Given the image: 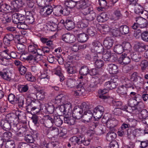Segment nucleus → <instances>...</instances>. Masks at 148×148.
<instances>
[{
    "instance_id": "e2e57ef3",
    "label": "nucleus",
    "mask_w": 148,
    "mask_h": 148,
    "mask_svg": "<svg viewBox=\"0 0 148 148\" xmlns=\"http://www.w3.org/2000/svg\"><path fill=\"white\" fill-rule=\"evenodd\" d=\"M12 136V133L10 132H4L3 135L2 137L4 140H8Z\"/></svg>"
},
{
    "instance_id": "f3484780",
    "label": "nucleus",
    "mask_w": 148,
    "mask_h": 148,
    "mask_svg": "<svg viewBox=\"0 0 148 148\" xmlns=\"http://www.w3.org/2000/svg\"><path fill=\"white\" fill-rule=\"evenodd\" d=\"M1 125L2 127V128L5 130H9L12 127H13V125L11 124V123H9L5 119L1 121Z\"/></svg>"
},
{
    "instance_id": "0eeeda50",
    "label": "nucleus",
    "mask_w": 148,
    "mask_h": 148,
    "mask_svg": "<svg viewBox=\"0 0 148 148\" xmlns=\"http://www.w3.org/2000/svg\"><path fill=\"white\" fill-rule=\"evenodd\" d=\"M104 108L101 106L99 105L96 107L93 110L94 115L97 119H99L101 118L103 114Z\"/></svg>"
},
{
    "instance_id": "4c0bfd02",
    "label": "nucleus",
    "mask_w": 148,
    "mask_h": 148,
    "mask_svg": "<svg viewBox=\"0 0 148 148\" xmlns=\"http://www.w3.org/2000/svg\"><path fill=\"white\" fill-rule=\"evenodd\" d=\"M17 27L19 29H26L28 28V24L25 21L20 22L17 24Z\"/></svg>"
},
{
    "instance_id": "423d86ee",
    "label": "nucleus",
    "mask_w": 148,
    "mask_h": 148,
    "mask_svg": "<svg viewBox=\"0 0 148 148\" xmlns=\"http://www.w3.org/2000/svg\"><path fill=\"white\" fill-rule=\"evenodd\" d=\"M16 114H8L5 119L8 122L11 123L13 127H16L18 123L17 119Z\"/></svg>"
},
{
    "instance_id": "6e6d98bb",
    "label": "nucleus",
    "mask_w": 148,
    "mask_h": 148,
    "mask_svg": "<svg viewBox=\"0 0 148 148\" xmlns=\"http://www.w3.org/2000/svg\"><path fill=\"white\" fill-rule=\"evenodd\" d=\"M25 78L28 81L34 82L35 80L34 77L32 76L31 73H26L25 77Z\"/></svg>"
},
{
    "instance_id": "ddd939ff",
    "label": "nucleus",
    "mask_w": 148,
    "mask_h": 148,
    "mask_svg": "<svg viewBox=\"0 0 148 148\" xmlns=\"http://www.w3.org/2000/svg\"><path fill=\"white\" fill-rule=\"evenodd\" d=\"M93 115L94 114L90 110L84 112L82 116L83 118L82 122L85 123H89L91 120Z\"/></svg>"
},
{
    "instance_id": "a211bd4d",
    "label": "nucleus",
    "mask_w": 148,
    "mask_h": 148,
    "mask_svg": "<svg viewBox=\"0 0 148 148\" xmlns=\"http://www.w3.org/2000/svg\"><path fill=\"white\" fill-rule=\"evenodd\" d=\"M130 62V58L128 56H127V54L122 55L119 59V62L122 64L126 65Z\"/></svg>"
},
{
    "instance_id": "c85d7f7f",
    "label": "nucleus",
    "mask_w": 148,
    "mask_h": 148,
    "mask_svg": "<svg viewBox=\"0 0 148 148\" xmlns=\"http://www.w3.org/2000/svg\"><path fill=\"white\" fill-rule=\"evenodd\" d=\"M135 8L134 11L137 14H143L144 12L143 7L140 4H136L134 5Z\"/></svg>"
},
{
    "instance_id": "f03ea898",
    "label": "nucleus",
    "mask_w": 148,
    "mask_h": 148,
    "mask_svg": "<svg viewBox=\"0 0 148 148\" xmlns=\"http://www.w3.org/2000/svg\"><path fill=\"white\" fill-rule=\"evenodd\" d=\"M31 94H29L27 92L25 95L26 103L27 105L26 108L27 111H29L32 108H33L42 107V105H41L39 101L31 97Z\"/></svg>"
},
{
    "instance_id": "774afa93",
    "label": "nucleus",
    "mask_w": 148,
    "mask_h": 148,
    "mask_svg": "<svg viewBox=\"0 0 148 148\" xmlns=\"http://www.w3.org/2000/svg\"><path fill=\"white\" fill-rule=\"evenodd\" d=\"M142 39L144 41L148 42V32L144 31L141 34Z\"/></svg>"
},
{
    "instance_id": "412c9836",
    "label": "nucleus",
    "mask_w": 148,
    "mask_h": 148,
    "mask_svg": "<svg viewBox=\"0 0 148 148\" xmlns=\"http://www.w3.org/2000/svg\"><path fill=\"white\" fill-rule=\"evenodd\" d=\"M53 116H50L47 115L46 117V119L45 120V126L47 127H51L53 125Z\"/></svg>"
},
{
    "instance_id": "2f4dec72",
    "label": "nucleus",
    "mask_w": 148,
    "mask_h": 148,
    "mask_svg": "<svg viewBox=\"0 0 148 148\" xmlns=\"http://www.w3.org/2000/svg\"><path fill=\"white\" fill-rule=\"evenodd\" d=\"M53 123L57 126H60L63 123V121L60 117L53 116Z\"/></svg>"
},
{
    "instance_id": "de8ad7c7",
    "label": "nucleus",
    "mask_w": 148,
    "mask_h": 148,
    "mask_svg": "<svg viewBox=\"0 0 148 148\" xmlns=\"http://www.w3.org/2000/svg\"><path fill=\"white\" fill-rule=\"evenodd\" d=\"M37 45H36L32 44L29 45L28 47V51L29 52L34 54L36 53V52L37 49Z\"/></svg>"
},
{
    "instance_id": "b1692460",
    "label": "nucleus",
    "mask_w": 148,
    "mask_h": 148,
    "mask_svg": "<svg viewBox=\"0 0 148 148\" xmlns=\"http://www.w3.org/2000/svg\"><path fill=\"white\" fill-rule=\"evenodd\" d=\"M0 76L3 79L6 80L10 81L11 79L10 73L6 70L0 71Z\"/></svg>"
},
{
    "instance_id": "c9c22d12",
    "label": "nucleus",
    "mask_w": 148,
    "mask_h": 148,
    "mask_svg": "<svg viewBox=\"0 0 148 148\" xmlns=\"http://www.w3.org/2000/svg\"><path fill=\"white\" fill-rule=\"evenodd\" d=\"M87 0H82L78 2L77 3V7L79 9L83 10L88 5L86 1Z\"/></svg>"
},
{
    "instance_id": "393cba45",
    "label": "nucleus",
    "mask_w": 148,
    "mask_h": 148,
    "mask_svg": "<svg viewBox=\"0 0 148 148\" xmlns=\"http://www.w3.org/2000/svg\"><path fill=\"white\" fill-rule=\"evenodd\" d=\"M77 36L78 41L81 42H86L88 39V36L87 34L84 33L78 34Z\"/></svg>"
},
{
    "instance_id": "5701e85b",
    "label": "nucleus",
    "mask_w": 148,
    "mask_h": 148,
    "mask_svg": "<svg viewBox=\"0 0 148 148\" xmlns=\"http://www.w3.org/2000/svg\"><path fill=\"white\" fill-rule=\"evenodd\" d=\"M140 101L138 100L137 98L136 97L130 98L128 101V104L131 108L136 107L139 103Z\"/></svg>"
},
{
    "instance_id": "6e6552de",
    "label": "nucleus",
    "mask_w": 148,
    "mask_h": 148,
    "mask_svg": "<svg viewBox=\"0 0 148 148\" xmlns=\"http://www.w3.org/2000/svg\"><path fill=\"white\" fill-rule=\"evenodd\" d=\"M12 7L6 3L3 0H0V12L6 11L8 12H12Z\"/></svg>"
},
{
    "instance_id": "052dcab7",
    "label": "nucleus",
    "mask_w": 148,
    "mask_h": 148,
    "mask_svg": "<svg viewBox=\"0 0 148 148\" xmlns=\"http://www.w3.org/2000/svg\"><path fill=\"white\" fill-rule=\"evenodd\" d=\"M36 2L38 6L43 7L47 4V3L50 2L49 0H36Z\"/></svg>"
},
{
    "instance_id": "69168bd1",
    "label": "nucleus",
    "mask_w": 148,
    "mask_h": 148,
    "mask_svg": "<svg viewBox=\"0 0 148 148\" xmlns=\"http://www.w3.org/2000/svg\"><path fill=\"white\" fill-rule=\"evenodd\" d=\"M88 14V16L87 19H86L88 21H93L96 17V14L94 11Z\"/></svg>"
},
{
    "instance_id": "4d7b16f0",
    "label": "nucleus",
    "mask_w": 148,
    "mask_h": 148,
    "mask_svg": "<svg viewBox=\"0 0 148 148\" xmlns=\"http://www.w3.org/2000/svg\"><path fill=\"white\" fill-rule=\"evenodd\" d=\"M79 108L82 110L83 112H88V110H89V106L85 102L82 103L80 106Z\"/></svg>"
},
{
    "instance_id": "5fc2aeb1",
    "label": "nucleus",
    "mask_w": 148,
    "mask_h": 148,
    "mask_svg": "<svg viewBox=\"0 0 148 148\" xmlns=\"http://www.w3.org/2000/svg\"><path fill=\"white\" fill-rule=\"evenodd\" d=\"M127 89L125 86H122L119 87L118 91L120 94L125 95L127 94Z\"/></svg>"
},
{
    "instance_id": "79ce46f5",
    "label": "nucleus",
    "mask_w": 148,
    "mask_h": 148,
    "mask_svg": "<svg viewBox=\"0 0 148 148\" xmlns=\"http://www.w3.org/2000/svg\"><path fill=\"white\" fill-rule=\"evenodd\" d=\"M123 84L125 85V86L126 88H132V89H134V87L133 85V84L130 80L127 78L125 79L123 81Z\"/></svg>"
},
{
    "instance_id": "338daca9",
    "label": "nucleus",
    "mask_w": 148,
    "mask_h": 148,
    "mask_svg": "<svg viewBox=\"0 0 148 148\" xmlns=\"http://www.w3.org/2000/svg\"><path fill=\"white\" fill-rule=\"evenodd\" d=\"M41 109L43 110V107L33 108H32L29 111H27L29 112H31V113L33 112L34 114H36L38 113Z\"/></svg>"
},
{
    "instance_id": "f704fd0d",
    "label": "nucleus",
    "mask_w": 148,
    "mask_h": 148,
    "mask_svg": "<svg viewBox=\"0 0 148 148\" xmlns=\"http://www.w3.org/2000/svg\"><path fill=\"white\" fill-rule=\"evenodd\" d=\"M77 1H74L73 0H67L65 2V4L67 6L70 8H73L76 5L77 7Z\"/></svg>"
},
{
    "instance_id": "dca6fc26",
    "label": "nucleus",
    "mask_w": 148,
    "mask_h": 148,
    "mask_svg": "<svg viewBox=\"0 0 148 148\" xmlns=\"http://www.w3.org/2000/svg\"><path fill=\"white\" fill-rule=\"evenodd\" d=\"M10 59V57H8L4 52L3 53L0 52V64L7 66L8 64L7 60Z\"/></svg>"
},
{
    "instance_id": "c756f323",
    "label": "nucleus",
    "mask_w": 148,
    "mask_h": 148,
    "mask_svg": "<svg viewBox=\"0 0 148 148\" xmlns=\"http://www.w3.org/2000/svg\"><path fill=\"white\" fill-rule=\"evenodd\" d=\"M99 97L103 99H105L107 98V96L104 95L108 92V90L106 88L99 90Z\"/></svg>"
},
{
    "instance_id": "1a4fd4ad",
    "label": "nucleus",
    "mask_w": 148,
    "mask_h": 148,
    "mask_svg": "<svg viewBox=\"0 0 148 148\" xmlns=\"http://www.w3.org/2000/svg\"><path fill=\"white\" fill-rule=\"evenodd\" d=\"M25 0H15L11 2V6L12 7V12L14 11V9H17L22 7L25 4Z\"/></svg>"
},
{
    "instance_id": "603ef678",
    "label": "nucleus",
    "mask_w": 148,
    "mask_h": 148,
    "mask_svg": "<svg viewBox=\"0 0 148 148\" xmlns=\"http://www.w3.org/2000/svg\"><path fill=\"white\" fill-rule=\"evenodd\" d=\"M17 97H15L14 95L11 93L9 95L8 98V101L10 102L12 104H15V102H16V100H17Z\"/></svg>"
},
{
    "instance_id": "680f3d73",
    "label": "nucleus",
    "mask_w": 148,
    "mask_h": 148,
    "mask_svg": "<svg viewBox=\"0 0 148 148\" xmlns=\"http://www.w3.org/2000/svg\"><path fill=\"white\" fill-rule=\"evenodd\" d=\"M12 20L14 23L18 24L20 22L19 21L18 14L15 13L12 15Z\"/></svg>"
},
{
    "instance_id": "09e8293b",
    "label": "nucleus",
    "mask_w": 148,
    "mask_h": 148,
    "mask_svg": "<svg viewBox=\"0 0 148 148\" xmlns=\"http://www.w3.org/2000/svg\"><path fill=\"white\" fill-rule=\"evenodd\" d=\"M97 19L98 22L101 23L105 22L107 20L104 14H101L100 15L97 16Z\"/></svg>"
},
{
    "instance_id": "37998d69",
    "label": "nucleus",
    "mask_w": 148,
    "mask_h": 148,
    "mask_svg": "<svg viewBox=\"0 0 148 148\" xmlns=\"http://www.w3.org/2000/svg\"><path fill=\"white\" fill-rule=\"evenodd\" d=\"M28 25L33 23L34 21V18L33 16L31 14L27 15L26 17L25 21Z\"/></svg>"
},
{
    "instance_id": "a878e982",
    "label": "nucleus",
    "mask_w": 148,
    "mask_h": 148,
    "mask_svg": "<svg viewBox=\"0 0 148 148\" xmlns=\"http://www.w3.org/2000/svg\"><path fill=\"white\" fill-rule=\"evenodd\" d=\"M90 70L88 67L86 66H82L79 70L80 75L85 76L89 73Z\"/></svg>"
},
{
    "instance_id": "4be33fe9",
    "label": "nucleus",
    "mask_w": 148,
    "mask_h": 148,
    "mask_svg": "<svg viewBox=\"0 0 148 148\" xmlns=\"http://www.w3.org/2000/svg\"><path fill=\"white\" fill-rule=\"evenodd\" d=\"M132 60L136 62L139 61L142 57V54L138 52H134L130 54Z\"/></svg>"
},
{
    "instance_id": "9b49d317",
    "label": "nucleus",
    "mask_w": 148,
    "mask_h": 148,
    "mask_svg": "<svg viewBox=\"0 0 148 148\" xmlns=\"http://www.w3.org/2000/svg\"><path fill=\"white\" fill-rule=\"evenodd\" d=\"M83 113L82 110L79 107L75 108L73 111L72 116L74 118L79 119L83 116Z\"/></svg>"
},
{
    "instance_id": "6ab92c4d",
    "label": "nucleus",
    "mask_w": 148,
    "mask_h": 148,
    "mask_svg": "<svg viewBox=\"0 0 148 148\" xmlns=\"http://www.w3.org/2000/svg\"><path fill=\"white\" fill-rule=\"evenodd\" d=\"M17 40L18 43L16 46L18 50V53H20L24 52L26 48L25 46L22 44L23 42L21 41V39H18Z\"/></svg>"
},
{
    "instance_id": "f257e3e1",
    "label": "nucleus",
    "mask_w": 148,
    "mask_h": 148,
    "mask_svg": "<svg viewBox=\"0 0 148 148\" xmlns=\"http://www.w3.org/2000/svg\"><path fill=\"white\" fill-rule=\"evenodd\" d=\"M103 44L106 48V53L103 55L102 53L104 50V47L102 45L99 44V46L94 48V50L97 53H92L91 56L93 59H96L97 58L99 59L103 58L104 60L106 61H108L110 60L111 57V37H107L104 41Z\"/></svg>"
},
{
    "instance_id": "c03bdc74",
    "label": "nucleus",
    "mask_w": 148,
    "mask_h": 148,
    "mask_svg": "<svg viewBox=\"0 0 148 148\" xmlns=\"http://www.w3.org/2000/svg\"><path fill=\"white\" fill-rule=\"evenodd\" d=\"M87 32L88 34L91 36H94L97 33V31L95 28L92 26L87 29Z\"/></svg>"
},
{
    "instance_id": "864d4df0",
    "label": "nucleus",
    "mask_w": 148,
    "mask_h": 148,
    "mask_svg": "<svg viewBox=\"0 0 148 148\" xmlns=\"http://www.w3.org/2000/svg\"><path fill=\"white\" fill-rule=\"evenodd\" d=\"M24 139L26 142L30 143H33L34 141V138L30 134L26 135L25 136Z\"/></svg>"
},
{
    "instance_id": "e433bc0d",
    "label": "nucleus",
    "mask_w": 148,
    "mask_h": 148,
    "mask_svg": "<svg viewBox=\"0 0 148 148\" xmlns=\"http://www.w3.org/2000/svg\"><path fill=\"white\" fill-rule=\"evenodd\" d=\"M24 98L23 96H21L17 98V99L16 100V102H15V104L18 103L19 107L21 108L23 107V106L24 103Z\"/></svg>"
},
{
    "instance_id": "49530a36",
    "label": "nucleus",
    "mask_w": 148,
    "mask_h": 148,
    "mask_svg": "<svg viewBox=\"0 0 148 148\" xmlns=\"http://www.w3.org/2000/svg\"><path fill=\"white\" fill-rule=\"evenodd\" d=\"M119 26L118 25H116L115 29H112V35L113 36L117 37L119 36L120 32L119 30Z\"/></svg>"
},
{
    "instance_id": "72a5a7b5",
    "label": "nucleus",
    "mask_w": 148,
    "mask_h": 148,
    "mask_svg": "<svg viewBox=\"0 0 148 148\" xmlns=\"http://www.w3.org/2000/svg\"><path fill=\"white\" fill-rule=\"evenodd\" d=\"M135 47L136 50V52H138V53H140V52H142L145 50L146 46L140 42H138L136 45ZM140 53L141 54V53Z\"/></svg>"
},
{
    "instance_id": "58836bf2",
    "label": "nucleus",
    "mask_w": 148,
    "mask_h": 148,
    "mask_svg": "<svg viewBox=\"0 0 148 148\" xmlns=\"http://www.w3.org/2000/svg\"><path fill=\"white\" fill-rule=\"evenodd\" d=\"M114 51L118 54H121L123 51V48L122 45H116L114 48Z\"/></svg>"
},
{
    "instance_id": "473e14b6",
    "label": "nucleus",
    "mask_w": 148,
    "mask_h": 148,
    "mask_svg": "<svg viewBox=\"0 0 148 148\" xmlns=\"http://www.w3.org/2000/svg\"><path fill=\"white\" fill-rule=\"evenodd\" d=\"M88 21L86 19H83L79 21L77 23V26L79 28H84L86 27L88 25Z\"/></svg>"
},
{
    "instance_id": "bb28decb",
    "label": "nucleus",
    "mask_w": 148,
    "mask_h": 148,
    "mask_svg": "<svg viewBox=\"0 0 148 148\" xmlns=\"http://www.w3.org/2000/svg\"><path fill=\"white\" fill-rule=\"evenodd\" d=\"M62 8L60 5H57L54 8L53 13L57 16H61L62 14Z\"/></svg>"
},
{
    "instance_id": "7ed1b4c3",
    "label": "nucleus",
    "mask_w": 148,
    "mask_h": 148,
    "mask_svg": "<svg viewBox=\"0 0 148 148\" xmlns=\"http://www.w3.org/2000/svg\"><path fill=\"white\" fill-rule=\"evenodd\" d=\"M84 139L85 138L82 135L79 136L78 137L74 136L70 138V142L72 145H75L77 144L78 145L82 143L84 145H88L89 143L90 140H88V143H86V141Z\"/></svg>"
},
{
    "instance_id": "ea45409f",
    "label": "nucleus",
    "mask_w": 148,
    "mask_h": 148,
    "mask_svg": "<svg viewBox=\"0 0 148 148\" xmlns=\"http://www.w3.org/2000/svg\"><path fill=\"white\" fill-rule=\"evenodd\" d=\"M93 11V8L92 7L91 5H87L86 8L83 9L82 13L83 14L86 15Z\"/></svg>"
},
{
    "instance_id": "4468645a",
    "label": "nucleus",
    "mask_w": 148,
    "mask_h": 148,
    "mask_svg": "<svg viewBox=\"0 0 148 148\" xmlns=\"http://www.w3.org/2000/svg\"><path fill=\"white\" fill-rule=\"evenodd\" d=\"M136 20L138 26L141 28L146 27L147 25V21L142 17L136 18Z\"/></svg>"
},
{
    "instance_id": "a19ab883",
    "label": "nucleus",
    "mask_w": 148,
    "mask_h": 148,
    "mask_svg": "<svg viewBox=\"0 0 148 148\" xmlns=\"http://www.w3.org/2000/svg\"><path fill=\"white\" fill-rule=\"evenodd\" d=\"M131 79H132L133 81L134 82H137L138 81V79H139L140 82H139V83H141L143 82L142 78L139 76H138L137 73L136 72H134L133 73L132 75Z\"/></svg>"
},
{
    "instance_id": "aec40b11",
    "label": "nucleus",
    "mask_w": 148,
    "mask_h": 148,
    "mask_svg": "<svg viewBox=\"0 0 148 148\" xmlns=\"http://www.w3.org/2000/svg\"><path fill=\"white\" fill-rule=\"evenodd\" d=\"M64 24V26L67 30H70L73 29L75 27L74 23L71 20L67 19Z\"/></svg>"
},
{
    "instance_id": "0e129e2a",
    "label": "nucleus",
    "mask_w": 148,
    "mask_h": 148,
    "mask_svg": "<svg viewBox=\"0 0 148 148\" xmlns=\"http://www.w3.org/2000/svg\"><path fill=\"white\" fill-rule=\"evenodd\" d=\"M123 48V51L125 50H129L131 48V45L129 43L124 42L122 44Z\"/></svg>"
},
{
    "instance_id": "f8f14e48",
    "label": "nucleus",
    "mask_w": 148,
    "mask_h": 148,
    "mask_svg": "<svg viewBox=\"0 0 148 148\" xmlns=\"http://www.w3.org/2000/svg\"><path fill=\"white\" fill-rule=\"evenodd\" d=\"M85 91L84 87L79 84L77 86L75 90L72 91V94L75 96H80L83 94Z\"/></svg>"
},
{
    "instance_id": "a18cd8bd",
    "label": "nucleus",
    "mask_w": 148,
    "mask_h": 148,
    "mask_svg": "<svg viewBox=\"0 0 148 148\" xmlns=\"http://www.w3.org/2000/svg\"><path fill=\"white\" fill-rule=\"evenodd\" d=\"M119 30L120 32L123 34H127L129 32V28L125 25L121 26Z\"/></svg>"
},
{
    "instance_id": "7c9ffc66",
    "label": "nucleus",
    "mask_w": 148,
    "mask_h": 148,
    "mask_svg": "<svg viewBox=\"0 0 148 148\" xmlns=\"http://www.w3.org/2000/svg\"><path fill=\"white\" fill-rule=\"evenodd\" d=\"M96 59H94L92 58L93 60L95 62V67L97 68H101L104 65V62L103 61L100 60L98 58Z\"/></svg>"
},
{
    "instance_id": "39448f33",
    "label": "nucleus",
    "mask_w": 148,
    "mask_h": 148,
    "mask_svg": "<svg viewBox=\"0 0 148 148\" xmlns=\"http://www.w3.org/2000/svg\"><path fill=\"white\" fill-rule=\"evenodd\" d=\"M6 12H8L6 11L0 12V19L4 24L10 23L12 20V15L9 14H6Z\"/></svg>"
},
{
    "instance_id": "8fccbe9b",
    "label": "nucleus",
    "mask_w": 148,
    "mask_h": 148,
    "mask_svg": "<svg viewBox=\"0 0 148 148\" xmlns=\"http://www.w3.org/2000/svg\"><path fill=\"white\" fill-rule=\"evenodd\" d=\"M75 80L72 79H69L67 80L66 84L68 87L72 88L75 86Z\"/></svg>"
},
{
    "instance_id": "20e7f679",
    "label": "nucleus",
    "mask_w": 148,
    "mask_h": 148,
    "mask_svg": "<svg viewBox=\"0 0 148 148\" xmlns=\"http://www.w3.org/2000/svg\"><path fill=\"white\" fill-rule=\"evenodd\" d=\"M53 12V9L50 5L47 4L40 10V14L44 17H47Z\"/></svg>"
},
{
    "instance_id": "bf43d9fd",
    "label": "nucleus",
    "mask_w": 148,
    "mask_h": 148,
    "mask_svg": "<svg viewBox=\"0 0 148 148\" xmlns=\"http://www.w3.org/2000/svg\"><path fill=\"white\" fill-rule=\"evenodd\" d=\"M6 148H14L15 147V143L13 140L7 141L5 144Z\"/></svg>"
},
{
    "instance_id": "9d476101",
    "label": "nucleus",
    "mask_w": 148,
    "mask_h": 148,
    "mask_svg": "<svg viewBox=\"0 0 148 148\" xmlns=\"http://www.w3.org/2000/svg\"><path fill=\"white\" fill-rule=\"evenodd\" d=\"M62 39L66 42L71 43L75 41L76 38L74 35L67 33L62 35Z\"/></svg>"
},
{
    "instance_id": "3c124183",
    "label": "nucleus",
    "mask_w": 148,
    "mask_h": 148,
    "mask_svg": "<svg viewBox=\"0 0 148 148\" xmlns=\"http://www.w3.org/2000/svg\"><path fill=\"white\" fill-rule=\"evenodd\" d=\"M112 17H113L112 18V19H113L114 20H116L121 17L122 15L119 11L116 10L114 12Z\"/></svg>"
},
{
    "instance_id": "2eb2a0df",
    "label": "nucleus",
    "mask_w": 148,
    "mask_h": 148,
    "mask_svg": "<svg viewBox=\"0 0 148 148\" xmlns=\"http://www.w3.org/2000/svg\"><path fill=\"white\" fill-rule=\"evenodd\" d=\"M14 36L12 34H6L4 37L3 42L5 45L7 46H10L11 42L14 40Z\"/></svg>"
},
{
    "instance_id": "13d9d810",
    "label": "nucleus",
    "mask_w": 148,
    "mask_h": 148,
    "mask_svg": "<svg viewBox=\"0 0 148 148\" xmlns=\"http://www.w3.org/2000/svg\"><path fill=\"white\" fill-rule=\"evenodd\" d=\"M43 109L44 108L45 109V111H47L49 113L52 114L54 111V107L53 106H48L47 107H46L45 106L42 105Z\"/></svg>"
},
{
    "instance_id": "cd10ccee",
    "label": "nucleus",
    "mask_w": 148,
    "mask_h": 148,
    "mask_svg": "<svg viewBox=\"0 0 148 148\" xmlns=\"http://www.w3.org/2000/svg\"><path fill=\"white\" fill-rule=\"evenodd\" d=\"M63 106L65 108V113L67 115H68L69 114H71L72 110V105L69 102H67L66 103L63 104Z\"/></svg>"
}]
</instances>
